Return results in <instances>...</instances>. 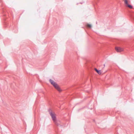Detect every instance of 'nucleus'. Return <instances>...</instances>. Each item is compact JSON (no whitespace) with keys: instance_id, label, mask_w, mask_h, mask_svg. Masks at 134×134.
Returning a JSON list of instances; mask_svg holds the SVG:
<instances>
[{"instance_id":"f257e3e1","label":"nucleus","mask_w":134,"mask_h":134,"mask_svg":"<svg viewBox=\"0 0 134 134\" xmlns=\"http://www.w3.org/2000/svg\"><path fill=\"white\" fill-rule=\"evenodd\" d=\"M48 111L50 115L52 117V120L53 121L55 125L57 126V128L58 129V127L62 126V125L60 124V122L57 120L55 114L52 113L51 109H49L48 110Z\"/></svg>"},{"instance_id":"f03ea898","label":"nucleus","mask_w":134,"mask_h":134,"mask_svg":"<svg viewBox=\"0 0 134 134\" xmlns=\"http://www.w3.org/2000/svg\"><path fill=\"white\" fill-rule=\"evenodd\" d=\"M49 81L51 84L53 85L55 88L59 92H61V89L56 83L54 82L53 80L51 79H50L49 80Z\"/></svg>"},{"instance_id":"7ed1b4c3","label":"nucleus","mask_w":134,"mask_h":134,"mask_svg":"<svg viewBox=\"0 0 134 134\" xmlns=\"http://www.w3.org/2000/svg\"><path fill=\"white\" fill-rule=\"evenodd\" d=\"M115 50L117 52H121L123 50V49L119 47H115Z\"/></svg>"},{"instance_id":"20e7f679","label":"nucleus","mask_w":134,"mask_h":134,"mask_svg":"<svg viewBox=\"0 0 134 134\" xmlns=\"http://www.w3.org/2000/svg\"><path fill=\"white\" fill-rule=\"evenodd\" d=\"M130 16L131 18L134 20V13L131 12L130 13Z\"/></svg>"},{"instance_id":"39448f33","label":"nucleus","mask_w":134,"mask_h":134,"mask_svg":"<svg viewBox=\"0 0 134 134\" xmlns=\"http://www.w3.org/2000/svg\"><path fill=\"white\" fill-rule=\"evenodd\" d=\"M94 70L98 74L100 75L102 74L100 70H98L96 68H95Z\"/></svg>"},{"instance_id":"423d86ee","label":"nucleus","mask_w":134,"mask_h":134,"mask_svg":"<svg viewBox=\"0 0 134 134\" xmlns=\"http://www.w3.org/2000/svg\"><path fill=\"white\" fill-rule=\"evenodd\" d=\"M125 3V5L126 6L127 5L129 4L128 1L127 0H125L124 1Z\"/></svg>"},{"instance_id":"0eeeda50","label":"nucleus","mask_w":134,"mask_h":134,"mask_svg":"<svg viewBox=\"0 0 134 134\" xmlns=\"http://www.w3.org/2000/svg\"><path fill=\"white\" fill-rule=\"evenodd\" d=\"M126 7H127L131 9H132L133 8V6L129 4L127 5Z\"/></svg>"},{"instance_id":"6e6552de","label":"nucleus","mask_w":134,"mask_h":134,"mask_svg":"<svg viewBox=\"0 0 134 134\" xmlns=\"http://www.w3.org/2000/svg\"><path fill=\"white\" fill-rule=\"evenodd\" d=\"M87 26L88 27L91 28L92 27V25L91 24H87Z\"/></svg>"},{"instance_id":"1a4fd4ad","label":"nucleus","mask_w":134,"mask_h":134,"mask_svg":"<svg viewBox=\"0 0 134 134\" xmlns=\"http://www.w3.org/2000/svg\"><path fill=\"white\" fill-rule=\"evenodd\" d=\"M6 15V14H5V13H4L3 14V16H5Z\"/></svg>"},{"instance_id":"9d476101","label":"nucleus","mask_w":134,"mask_h":134,"mask_svg":"<svg viewBox=\"0 0 134 134\" xmlns=\"http://www.w3.org/2000/svg\"><path fill=\"white\" fill-rule=\"evenodd\" d=\"M104 67L105 66V64H104Z\"/></svg>"},{"instance_id":"9b49d317","label":"nucleus","mask_w":134,"mask_h":134,"mask_svg":"<svg viewBox=\"0 0 134 134\" xmlns=\"http://www.w3.org/2000/svg\"><path fill=\"white\" fill-rule=\"evenodd\" d=\"M81 4H82V3H80Z\"/></svg>"},{"instance_id":"f8f14e48","label":"nucleus","mask_w":134,"mask_h":134,"mask_svg":"<svg viewBox=\"0 0 134 134\" xmlns=\"http://www.w3.org/2000/svg\"><path fill=\"white\" fill-rule=\"evenodd\" d=\"M96 24H97V22H96Z\"/></svg>"},{"instance_id":"ddd939ff","label":"nucleus","mask_w":134,"mask_h":134,"mask_svg":"<svg viewBox=\"0 0 134 134\" xmlns=\"http://www.w3.org/2000/svg\"><path fill=\"white\" fill-rule=\"evenodd\" d=\"M133 78V79H134V77Z\"/></svg>"}]
</instances>
